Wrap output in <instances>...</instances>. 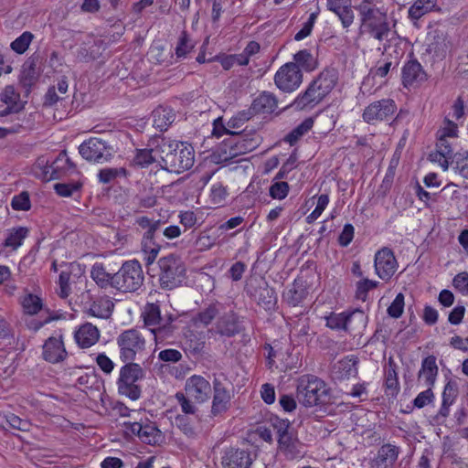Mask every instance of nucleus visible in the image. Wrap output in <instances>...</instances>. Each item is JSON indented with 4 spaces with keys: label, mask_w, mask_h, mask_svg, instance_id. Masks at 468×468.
<instances>
[{
    "label": "nucleus",
    "mask_w": 468,
    "mask_h": 468,
    "mask_svg": "<svg viewBox=\"0 0 468 468\" xmlns=\"http://www.w3.org/2000/svg\"><path fill=\"white\" fill-rule=\"evenodd\" d=\"M385 387L388 394L394 396L399 391L397 364L392 357L388 358L385 367Z\"/></svg>",
    "instance_id": "40"
},
{
    "label": "nucleus",
    "mask_w": 468,
    "mask_h": 468,
    "mask_svg": "<svg viewBox=\"0 0 468 468\" xmlns=\"http://www.w3.org/2000/svg\"><path fill=\"white\" fill-rule=\"evenodd\" d=\"M185 389L197 402L203 403L209 399L212 387L202 376L193 375L187 378Z\"/></svg>",
    "instance_id": "24"
},
{
    "label": "nucleus",
    "mask_w": 468,
    "mask_h": 468,
    "mask_svg": "<svg viewBox=\"0 0 468 468\" xmlns=\"http://www.w3.org/2000/svg\"><path fill=\"white\" fill-rule=\"evenodd\" d=\"M113 307L114 304L109 298H100L90 304L86 313L97 318L107 319L112 315Z\"/></svg>",
    "instance_id": "39"
},
{
    "label": "nucleus",
    "mask_w": 468,
    "mask_h": 468,
    "mask_svg": "<svg viewBox=\"0 0 468 468\" xmlns=\"http://www.w3.org/2000/svg\"><path fill=\"white\" fill-rule=\"evenodd\" d=\"M375 271L384 281H388L396 272L399 264L392 250L383 247L375 254Z\"/></svg>",
    "instance_id": "17"
},
{
    "label": "nucleus",
    "mask_w": 468,
    "mask_h": 468,
    "mask_svg": "<svg viewBox=\"0 0 468 468\" xmlns=\"http://www.w3.org/2000/svg\"><path fill=\"white\" fill-rule=\"evenodd\" d=\"M277 108L276 97L269 92L263 91L255 98L250 107L252 114H271Z\"/></svg>",
    "instance_id": "32"
},
{
    "label": "nucleus",
    "mask_w": 468,
    "mask_h": 468,
    "mask_svg": "<svg viewBox=\"0 0 468 468\" xmlns=\"http://www.w3.org/2000/svg\"><path fill=\"white\" fill-rule=\"evenodd\" d=\"M20 95L16 92L15 87L13 85H7L4 89L2 94H1V101L5 103L6 105H15L16 107H19L17 105V101H19Z\"/></svg>",
    "instance_id": "61"
},
{
    "label": "nucleus",
    "mask_w": 468,
    "mask_h": 468,
    "mask_svg": "<svg viewBox=\"0 0 468 468\" xmlns=\"http://www.w3.org/2000/svg\"><path fill=\"white\" fill-rule=\"evenodd\" d=\"M119 347V357L122 362H133L141 356L146 346V341L140 330L131 328L122 332L116 338Z\"/></svg>",
    "instance_id": "9"
},
{
    "label": "nucleus",
    "mask_w": 468,
    "mask_h": 468,
    "mask_svg": "<svg viewBox=\"0 0 468 468\" xmlns=\"http://www.w3.org/2000/svg\"><path fill=\"white\" fill-rule=\"evenodd\" d=\"M176 427L187 437L194 438L197 433L191 419L187 415L178 414L176 419Z\"/></svg>",
    "instance_id": "52"
},
{
    "label": "nucleus",
    "mask_w": 468,
    "mask_h": 468,
    "mask_svg": "<svg viewBox=\"0 0 468 468\" xmlns=\"http://www.w3.org/2000/svg\"><path fill=\"white\" fill-rule=\"evenodd\" d=\"M434 399V394L432 391V388L428 387V388L424 391H421L418 394V396L413 400L414 407L418 409H422L426 405L432 402Z\"/></svg>",
    "instance_id": "62"
},
{
    "label": "nucleus",
    "mask_w": 468,
    "mask_h": 468,
    "mask_svg": "<svg viewBox=\"0 0 468 468\" xmlns=\"http://www.w3.org/2000/svg\"><path fill=\"white\" fill-rule=\"evenodd\" d=\"M161 144L157 145L156 154L160 167L170 173L180 174L190 169L194 165L195 151L191 144L161 136Z\"/></svg>",
    "instance_id": "2"
},
{
    "label": "nucleus",
    "mask_w": 468,
    "mask_h": 468,
    "mask_svg": "<svg viewBox=\"0 0 468 468\" xmlns=\"http://www.w3.org/2000/svg\"><path fill=\"white\" fill-rule=\"evenodd\" d=\"M124 363L120 368L119 378L116 381L118 393L131 400H137L142 396V388L138 381L144 378V370L138 363Z\"/></svg>",
    "instance_id": "6"
},
{
    "label": "nucleus",
    "mask_w": 468,
    "mask_h": 468,
    "mask_svg": "<svg viewBox=\"0 0 468 468\" xmlns=\"http://www.w3.org/2000/svg\"><path fill=\"white\" fill-rule=\"evenodd\" d=\"M289 189L288 183L276 181L271 185L269 193L273 199H283L288 195Z\"/></svg>",
    "instance_id": "58"
},
{
    "label": "nucleus",
    "mask_w": 468,
    "mask_h": 468,
    "mask_svg": "<svg viewBox=\"0 0 468 468\" xmlns=\"http://www.w3.org/2000/svg\"><path fill=\"white\" fill-rule=\"evenodd\" d=\"M358 12L361 34L381 42L390 32L388 8L383 0H361L356 6Z\"/></svg>",
    "instance_id": "1"
},
{
    "label": "nucleus",
    "mask_w": 468,
    "mask_h": 468,
    "mask_svg": "<svg viewBox=\"0 0 468 468\" xmlns=\"http://www.w3.org/2000/svg\"><path fill=\"white\" fill-rule=\"evenodd\" d=\"M260 144V137L256 134L250 136L243 130L241 133H234L232 137L223 141L219 150L222 161H229L237 156L245 154L256 149Z\"/></svg>",
    "instance_id": "8"
},
{
    "label": "nucleus",
    "mask_w": 468,
    "mask_h": 468,
    "mask_svg": "<svg viewBox=\"0 0 468 468\" xmlns=\"http://www.w3.org/2000/svg\"><path fill=\"white\" fill-rule=\"evenodd\" d=\"M402 84L405 88L417 85L426 79V74L422 69L420 63L416 60L408 61L402 68L401 72Z\"/></svg>",
    "instance_id": "28"
},
{
    "label": "nucleus",
    "mask_w": 468,
    "mask_h": 468,
    "mask_svg": "<svg viewBox=\"0 0 468 468\" xmlns=\"http://www.w3.org/2000/svg\"><path fill=\"white\" fill-rule=\"evenodd\" d=\"M341 22L343 28H349L355 20V13L353 11L352 3L334 13Z\"/></svg>",
    "instance_id": "51"
},
{
    "label": "nucleus",
    "mask_w": 468,
    "mask_h": 468,
    "mask_svg": "<svg viewBox=\"0 0 468 468\" xmlns=\"http://www.w3.org/2000/svg\"><path fill=\"white\" fill-rule=\"evenodd\" d=\"M254 459L249 449L230 447L224 452L221 464L223 468H250Z\"/></svg>",
    "instance_id": "19"
},
{
    "label": "nucleus",
    "mask_w": 468,
    "mask_h": 468,
    "mask_svg": "<svg viewBox=\"0 0 468 468\" xmlns=\"http://www.w3.org/2000/svg\"><path fill=\"white\" fill-rule=\"evenodd\" d=\"M439 368L436 364V357L429 356L421 361V367L419 371V379H423L427 387L432 388L438 376Z\"/></svg>",
    "instance_id": "36"
},
{
    "label": "nucleus",
    "mask_w": 468,
    "mask_h": 468,
    "mask_svg": "<svg viewBox=\"0 0 468 468\" xmlns=\"http://www.w3.org/2000/svg\"><path fill=\"white\" fill-rule=\"evenodd\" d=\"M274 83L280 90L292 92V61L280 67L274 75Z\"/></svg>",
    "instance_id": "37"
},
{
    "label": "nucleus",
    "mask_w": 468,
    "mask_h": 468,
    "mask_svg": "<svg viewBox=\"0 0 468 468\" xmlns=\"http://www.w3.org/2000/svg\"><path fill=\"white\" fill-rule=\"evenodd\" d=\"M400 453V448L391 443L383 444L376 456L368 463V468H393Z\"/></svg>",
    "instance_id": "23"
},
{
    "label": "nucleus",
    "mask_w": 468,
    "mask_h": 468,
    "mask_svg": "<svg viewBox=\"0 0 468 468\" xmlns=\"http://www.w3.org/2000/svg\"><path fill=\"white\" fill-rule=\"evenodd\" d=\"M243 330L238 314L230 311L224 314L217 322V332L224 336L232 337Z\"/></svg>",
    "instance_id": "26"
},
{
    "label": "nucleus",
    "mask_w": 468,
    "mask_h": 468,
    "mask_svg": "<svg viewBox=\"0 0 468 468\" xmlns=\"http://www.w3.org/2000/svg\"><path fill=\"white\" fill-rule=\"evenodd\" d=\"M456 169L464 178H468V151L457 153L455 155Z\"/></svg>",
    "instance_id": "63"
},
{
    "label": "nucleus",
    "mask_w": 468,
    "mask_h": 468,
    "mask_svg": "<svg viewBox=\"0 0 468 468\" xmlns=\"http://www.w3.org/2000/svg\"><path fill=\"white\" fill-rule=\"evenodd\" d=\"M123 426L126 433L137 436L144 443L158 445L164 440V435L156 423L147 418L141 419L140 421L124 422Z\"/></svg>",
    "instance_id": "13"
},
{
    "label": "nucleus",
    "mask_w": 468,
    "mask_h": 468,
    "mask_svg": "<svg viewBox=\"0 0 468 468\" xmlns=\"http://www.w3.org/2000/svg\"><path fill=\"white\" fill-rule=\"evenodd\" d=\"M68 356L62 335L48 337L42 346V358L51 364L63 362Z\"/></svg>",
    "instance_id": "20"
},
{
    "label": "nucleus",
    "mask_w": 468,
    "mask_h": 468,
    "mask_svg": "<svg viewBox=\"0 0 468 468\" xmlns=\"http://www.w3.org/2000/svg\"><path fill=\"white\" fill-rule=\"evenodd\" d=\"M404 311V295L399 292L396 295L393 302L388 307V314L392 318H399Z\"/></svg>",
    "instance_id": "56"
},
{
    "label": "nucleus",
    "mask_w": 468,
    "mask_h": 468,
    "mask_svg": "<svg viewBox=\"0 0 468 468\" xmlns=\"http://www.w3.org/2000/svg\"><path fill=\"white\" fill-rule=\"evenodd\" d=\"M337 72L335 69H324L318 77L312 81L320 93L325 97L337 83Z\"/></svg>",
    "instance_id": "35"
},
{
    "label": "nucleus",
    "mask_w": 468,
    "mask_h": 468,
    "mask_svg": "<svg viewBox=\"0 0 468 468\" xmlns=\"http://www.w3.org/2000/svg\"><path fill=\"white\" fill-rule=\"evenodd\" d=\"M152 117L154 127L160 132H165L175 122L176 113L170 106L159 105L153 111Z\"/></svg>",
    "instance_id": "31"
},
{
    "label": "nucleus",
    "mask_w": 468,
    "mask_h": 468,
    "mask_svg": "<svg viewBox=\"0 0 468 468\" xmlns=\"http://www.w3.org/2000/svg\"><path fill=\"white\" fill-rule=\"evenodd\" d=\"M437 0H416L409 8V18L419 20L421 16L431 12L436 5Z\"/></svg>",
    "instance_id": "43"
},
{
    "label": "nucleus",
    "mask_w": 468,
    "mask_h": 468,
    "mask_svg": "<svg viewBox=\"0 0 468 468\" xmlns=\"http://www.w3.org/2000/svg\"><path fill=\"white\" fill-rule=\"evenodd\" d=\"M247 295L266 311H271L277 303V296L262 276H250L244 288Z\"/></svg>",
    "instance_id": "10"
},
{
    "label": "nucleus",
    "mask_w": 468,
    "mask_h": 468,
    "mask_svg": "<svg viewBox=\"0 0 468 468\" xmlns=\"http://www.w3.org/2000/svg\"><path fill=\"white\" fill-rule=\"evenodd\" d=\"M161 139V135L154 136L149 140L147 144L148 148L136 149L135 154L132 160V165L141 168H146L155 162L159 161L156 154L157 145L161 143L157 140Z\"/></svg>",
    "instance_id": "25"
},
{
    "label": "nucleus",
    "mask_w": 468,
    "mask_h": 468,
    "mask_svg": "<svg viewBox=\"0 0 468 468\" xmlns=\"http://www.w3.org/2000/svg\"><path fill=\"white\" fill-rule=\"evenodd\" d=\"M141 248L144 255V261L146 265L154 263L161 250V245L156 241V239L142 240Z\"/></svg>",
    "instance_id": "47"
},
{
    "label": "nucleus",
    "mask_w": 468,
    "mask_h": 468,
    "mask_svg": "<svg viewBox=\"0 0 468 468\" xmlns=\"http://www.w3.org/2000/svg\"><path fill=\"white\" fill-rule=\"evenodd\" d=\"M90 277L101 289H114L113 274L106 271L103 263L96 262L92 265Z\"/></svg>",
    "instance_id": "38"
},
{
    "label": "nucleus",
    "mask_w": 468,
    "mask_h": 468,
    "mask_svg": "<svg viewBox=\"0 0 468 468\" xmlns=\"http://www.w3.org/2000/svg\"><path fill=\"white\" fill-rule=\"evenodd\" d=\"M114 289L121 292H134L144 284V275L137 260L125 261L119 271L113 273Z\"/></svg>",
    "instance_id": "7"
},
{
    "label": "nucleus",
    "mask_w": 468,
    "mask_h": 468,
    "mask_svg": "<svg viewBox=\"0 0 468 468\" xmlns=\"http://www.w3.org/2000/svg\"><path fill=\"white\" fill-rule=\"evenodd\" d=\"M456 140L444 136H437L436 148L429 155L432 163H437L443 171H446L453 161V144Z\"/></svg>",
    "instance_id": "18"
},
{
    "label": "nucleus",
    "mask_w": 468,
    "mask_h": 468,
    "mask_svg": "<svg viewBox=\"0 0 468 468\" xmlns=\"http://www.w3.org/2000/svg\"><path fill=\"white\" fill-rule=\"evenodd\" d=\"M378 282L377 281H372L369 279H363L356 283V297L358 299L365 300L367 292L376 288L378 286Z\"/></svg>",
    "instance_id": "60"
},
{
    "label": "nucleus",
    "mask_w": 468,
    "mask_h": 468,
    "mask_svg": "<svg viewBox=\"0 0 468 468\" xmlns=\"http://www.w3.org/2000/svg\"><path fill=\"white\" fill-rule=\"evenodd\" d=\"M324 97L311 82L304 92L294 99V109L299 111L311 110L320 103Z\"/></svg>",
    "instance_id": "30"
},
{
    "label": "nucleus",
    "mask_w": 468,
    "mask_h": 468,
    "mask_svg": "<svg viewBox=\"0 0 468 468\" xmlns=\"http://www.w3.org/2000/svg\"><path fill=\"white\" fill-rule=\"evenodd\" d=\"M179 223L184 227V231L195 228L197 223V218L194 211H180L178 215Z\"/></svg>",
    "instance_id": "59"
},
{
    "label": "nucleus",
    "mask_w": 468,
    "mask_h": 468,
    "mask_svg": "<svg viewBox=\"0 0 468 468\" xmlns=\"http://www.w3.org/2000/svg\"><path fill=\"white\" fill-rule=\"evenodd\" d=\"M72 271L71 270H63L60 271L58 276V284H59V293L58 295L62 299H66L70 292V285H69V280L71 276Z\"/></svg>",
    "instance_id": "54"
},
{
    "label": "nucleus",
    "mask_w": 468,
    "mask_h": 468,
    "mask_svg": "<svg viewBox=\"0 0 468 468\" xmlns=\"http://www.w3.org/2000/svg\"><path fill=\"white\" fill-rule=\"evenodd\" d=\"M158 281L164 290L181 286L186 279V267L179 255L170 253L158 260Z\"/></svg>",
    "instance_id": "4"
},
{
    "label": "nucleus",
    "mask_w": 468,
    "mask_h": 468,
    "mask_svg": "<svg viewBox=\"0 0 468 468\" xmlns=\"http://www.w3.org/2000/svg\"><path fill=\"white\" fill-rule=\"evenodd\" d=\"M100 47L97 44H93L90 47H80L76 53V59L79 62H90L96 60L101 56Z\"/></svg>",
    "instance_id": "48"
},
{
    "label": "nucleus",
    "mask_w": 468,
    "mask_h": 468,
    "mask_svg": "<svg viewBox=\"0 0 468 468\" xmlns=\"http://www.w3.org/2000/svg\"><path fill=\"white\" fill-rule=\"evenodd\" d=\"M11 207L16 211H28L31 208L29 193L22 191L20 194L14 196L11 200Z\"/></svg>",
    "instance_id": "50"
},
{
    "label": "nucleus",
    "mask_w": 468,
    "mask_h": 468,
    "mask_svg": "<svg viewBox=\"0 0 468 468\" xmlns=\"http://www.w3.org/2000/svg\"><path fill=\"white\" fill-rule=\"evenodd\" d=\"M197 42L191 37L186 30H183L177 39L175 49L176 56L178 59H184L196 47Z\"/></svg>",
    "instance_id": "42"
},
{
    "label": "nucleus",
    "mask_w": 468,
    "mask_h": 468,
    "mask_svg": "<svg viewBox=\"0 0 468 468\" xmlns=\"http://www.w3.org/2000/svg\"><path fill=\"white\" fill-rule=\"evenodd\" d=\"M139 227L145 229L143 235L142 240L155 239V233L160 229L162 220L152 219L148 217H139L135 220Z\"/></svg>",
    "instance_id": "44"
},
{
    "label": "nucleus",
    "mask_w": 468,
    "mask_h": 468,
    "mask_svg": "<svg viewBox=\"0 0 468 468\" xmlns=\"http://www.w3.org/2000/svg\"><path fill=\"white\" fill-rule=\"evenodd\" d=\"M29 235V229L24 226H16L6 229L5 238L3 243L0 245V255L4 252V250L8 248L12 251L16 250L22 246L24 239Z\"/></svg>",
    "instance_id": "29"
},
{
    "label": "nucleus",
    "mask_w": 468,
    "mask_h": 468,
    "mask_svg": "<svg viewBox=\"0 0 468 468\" xmlns=\"http://www.w3.org/2000/svg\"><path fill=\"white\" fill-rule=\"evenodd\" d=\"M297 399L305 407L325 406L332 403L331 389L314 375H303L297 380Z\"/></svg>",
    "instance_id": "3"
},
{
    "label": "nucleus",
    "mask_w": 468,
    "mask_h": 468,
    "mask_svg": "<svg viewBox=\"0 0 468 468\" xmlns=\"http://www.w3.org/2000/svg\"><path fill=\"white\" fill-rule=\"evenodd\" d=\"M357 361L354 356H346L335 362L331 368V376L335 380L349 378L356 374Z\"/></svg>",
    "instance_id": "33"
},
{
    "label": "nucleus",
    "mask_w": 468,
    "mask_h": 468,
    "mask_svg": "<svg viewBox=\"0 0 468 468\" xmlns=\"http://www.w3.org/2000/svg\"><path fill=\"white\" fill-rule=\"evenodd\" d=\"M453 287L463 295L468 294V273L466 271L456 274L452 280Z\"/></svg>",
    "instance_id": "64"
},
{
    "label": "nucleus",
    "mask_w": 468,
    "mask_h": 468,
    "mask_svg": "<svg viewBox=\"0 0 468 468\" xmlns=\"http://www.w3.org/2000/svg\"><path fill=\"white\" fill-rule=\"evenodd\" d=\"M83 186V182L71 181L69 183H57L54 185L53 189L55 193L62 197H70L75 194L80 196V192Z\"/></svg>",
    "instance_id": "45"
},
{
    "label": "nucleus",
    "mask_w": 468,
    "mask_h": 468,
    "mask_svg": "<svg viewBox=\"0 0 468 468\" xmlns=\"http://www.w3.org/2000/svg\"><path fill=\"white\" fill-rule=\"evenodd\" d=\"M23 313L28 315L37 314L43 309V301L37 294L27 292L20 298Z\"/></svg>",
    "instance_id": "41"
},
{
    "label": "nucleus",
    "mask_w": 468,
    "mask_h": 468,
    "mask_svg": "<svg viewBox=\"0 0 468 468\" xmlns=\"http://www.w3.org/2000/svg\"><path fill=\"white\" fill-rule=\"evenodd\" d=\"M220 303L218 302L208 304L204 310L198 312L193 318L195 324L208 325L218 314Z\"/></svg>",
    "instance_id": "46"
},
{
    "label": "nucleus",
    "mask_w": 468,
    "mask_h": 468,
    "mask_svg": "<svg viewBox=\"0 0 468 468\" xmlns=\"http://www.w3.org/2000/svg\"><path fill=\"white\" fill-rule=\"evenodd\" d=\"M34 38V35L29 31L23 32L18 37H16L14 41L11 42L10 48L13 51L17 54H24L30 43Z\"/></svg>",
    "instance_id": "49"
},
{
    "label": "nucleus",
    "mask_w": 468,
    "mask_h": 468,
    "mask_svg": "<svg viewBox=\"0 0 468 468\" xmlns=\"http://www.w3.org/2000/svg\"><path fill=\"white\" fill-rule=\"evenodd\" d=\"M39 55L32 54L22 65L19 75V84L25 89L26 94L31 92L32 87L37 82L40 73L37 71Z\"/></svg>",
    "instance_id": "22"
},
{
    "label": "nucleus",
    "mask_w": 468,
    "mask_h": 468,
    "mask_svg": "<svg viewBox=\"0 0 468 468\" xmlns=\"http://www.w3.org/2000/svg\"><path fill=\"white\" fill-rule=\"evenodd\" d=\"M213 398L210 414L217 417L227 412L231 407L233 394L228 387V379L224 374H213L212 379Z\"/></svg>",
    "instance_id": "12"
},
{
    "label": "nucleus",
    "mask_w": 468,
    "mask_h": 468,
    "mask_svg": "<svg viewBox=\"0 0 468 468\" xmlns=\"http://www.w3.org/2000/svg\"><path fill=\"white\" fill-rule=\"evenodd\" d=\"M271 426L276 433L278 452L287 459H292V433L289 431L291 422L277 416L271 418Z\"/></svg>",
    "instance_id": "16"
},
{
    "label": "nucleus",
    "mask_w": 468,
    "mask_h": 468,
    "mask_svg": "<svg viewBox=\"0 0 468 468\" xmlns=\"http://www.w3.org/2000/svg\"><path fill=\"white\" fill-rule=\"evenodd\" d=\"M73 173L79 174L66 150L61 151L52 161L38 158L35 165L36 176L46 182L61 179Z\"/></svg>",
    "instance_id": "5"
},
{
    "label": "nucleus",
    "mask_w": 468,
    "mask_h": 468,
    "mask_svg": "<svg viewBox=\"0 0 468 468\" xmlns=\"http://www.w3.org/2000/svg\"><path fill=\"white\" fill-rule=\"evenodd\" d=\"M74 337L79 346L88 348L98 342L100 331L92 324L86 323L75 332Z\"/></svg>",
    "instance_id": "34"
},
{
    "label": "nucleus",
    "mask_w": 468,
    "mask_h": 468,
    "mask_svg": "<svg viewBox=\"0 0 468 468\" xmlns=\"http://www.w3.org/2000/svg\"><path fill=\"white\" fill-rule=\"evenodd\" d=\"M175 397L181 407L183 415L196 414L197 408L183 392H176Z\"/></svg>",
    "instance_id": "57"
},
{
    "label": "nucleus",
    "mask_w": 468,
    "mask_h": 468,
    "mask_svg": "<svg viewBox=\"0 0 468 468\" xmlns=\"http://www.w3.org/2000/svg\"><path fill=\"white\" fill-rule=\"evenodd\" d=\"M318 67L317 58L308 49H303L294 54V89L303 82V73L312 72Z\"/></svg>",
    "instance_id": "21"
},
{
    "label": "nucleus",
    "mask_w": 468,
    "mask_h": 468,
    "mask_svg": "<svg viewBox=\"0 0 468 468\" xmlns=\"http://www.w3.org/2000/svg\"><path fill=\"white\" fill-rule=\"evenodd\" d=\"M142 316L144 317V322L145 325H158L157 328L152 330V332L154 335H156L157 333L164 335H168L172 333L170 325L162 324L160 307L158 304L147 303Z\"/></svg>",
    "instance_id": "27"
},
{
    "label": "nucleus",
    "mask_w": 468,
    "mask_h": 468,
    "mask_svg": "<svg viewBox=\"0 0 468 468\" xmlns=\"http://www.w3.org/2000/svg\"><path fill=\"white\" fill-rule=\"evenodd\" d=\"M318 14L319 11H315L309 16L307 21L303 23V27L294 35V40H302L312 33Z\"/></svg>",
    "instance_id": "55"
},
{
    "label": "nucleus",
    "mask_w": 468,
    "mask_h": 468,
    "mask_svg": "<svg viewBox=\"0 0 468 468\" xmlns=\"http://www.w3.org/2000/svg\"><path fill=\"white\" fill-rule=\"evenodd\" d=\"M79 153L88 162L104 164L112 159L115 151L107 141L90 137L80 144Z\"/></svg>",
    "instance_id": "11"
},
{
    "label": "nucleus",
    "mask_w": 468,
    "mask_h": 468,
    "mask_svg": "<svg viewBox=\"0 0 468 468\" xmlns=\"http://www.w3.org/2000/svg\"><path fill=\"white\" fill-rule=\"evenodd\" d=\"M437 136H444L447 138L457 140L459 136V130L457 124L454 122L445 118L442 122V125L437 131Z\"/></svg>",
    "instance_id": "53"
},
{
    "label": "nucleus",
    "mask_w": 468,
    "mask_h": 468,
    "mask_svg": "<svg viewBox=\"0 0 468 468\" xmlns=\"http://www.w3.org/2000/svg\"><path fill=\"white\" fill-rule=\"evenodd\" d=\"M366 320L364 312L356 309L350 313L331 314L326 317V325L335 330L353 331L359 325L364 326Z\"/></svg>",
    "instance_id": "15"
},
{
    "label": "nucleus",
    "mask_w": 468,
    "mask_h": 468,
    "mask_svg": "<svg viewBox=\"0 0 468 468\" xmlns=\"http://www.w3.org/2000/svg\"><path fill=\"white\" fill-rule=\"evenodd\" d=\"M396 111L397 105L392 99H382L367 106L363 112L362 118L369 124L388 122L393 117Z\"/></svg>",
    "instance_id": "14"
}]
</instances>
